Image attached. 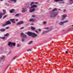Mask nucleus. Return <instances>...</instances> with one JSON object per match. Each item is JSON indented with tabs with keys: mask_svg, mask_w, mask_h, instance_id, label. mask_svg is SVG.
<instances>
[{
	"mask_svg": "<svg viewBox=\"0 0 73 73\" xmlns=\"http://www.w3.org/2000/svg\"><path fill=\"white\" fill-rule=\"evenodd\" d=\"M50 16L51 17H54L58 15V12L57 9L56 8L54 9L52 11H50Z\"/></svg>",
	"mask_w": 73,
	"mask_h": 73,
	"instance_id": "f257e3e1",
	"label": "nucleus"
},
{
	"mask_svg": "<svg viewBox=\"0 0 73 73\" xmlns=\"http://www.w3.org/2000/svg\"><path fill=\"white\" fill-rule=\"evenodd\" d=\"M38 6L36 5H32L31 7V8L32 9H31L29 10V11L30 12H34L35 11V8H36Z\"/></svg>",
	"mask_w": 73,
	"mask_h": 73,
	"instance_id": "f03ea898",
	"label": "nucleus"
},
{
	"mask_svg": "<svg viewBox=\"0 0 73 73\" xmlns=\"http://www.w3.org/2000/svg\"><path fill=\"white\" fill-rule=\"evenodd\" d=\"M11 24V23L10 21H7L5 23V24H3V25L2 26L3 27H5L6 25H8V24Z\"/></svg>",
	"mask_w": 73,
	"mask_h": 73,
	"instance_id": "7ed1b4c3",
	"label": "nucleus"
},
{
	"mask_svg": "<svg viewBox=\"0 0 73 73\" xmlns=\"http://www.w3.org/2000/svg\"><path fill=\"white\" fill-rule=\"evenodd\" d=\"M68 22H69V21H66L63 22H60L59 23V24L60 25H63V24H64L65 23H68Z\"/></svg>",
	"mask_w": 73,
	"mask_h": 73,
	"instance_id": "20e7f679",
	"label": "nucleus"
},
{
	"mask_svg": "<svg viewBox=\"0 0 73 73\" xmlns=\"http://www.w3.org/2000/svg\"><path fill=\"white\" fill-rule=\"evenodd\" d=\"M24 22L23 21H21L17 23L16 24L17 25H21L23 24Z\"/></svg>",
	"mask_w": 73,
	"mask_h": 73,
	"instance_id": "39448f33",
	"label": "nucleus"
},
{
	"mask_svg": "<svg viewBox=\"0 0 73 73\" xmlns=\"http://www.w3.org/2000/svg\"><path fill=\"white\" fill-rule=\"evenodd\" d=\"M21 37H25L26 38H27V36L26 35H25L23 33H21Z\"/></svg>",
	"mask_w": 73,
	"mask_h": 73,
	"instance_id": "423d86ee",
	"label": "nucleus"
},
{
	"mask_svg": "<svg viewBox=\"0 0 73 73\" xmlns=\"http://www.w3.org/2000/svg\"><path fill=\"white\" fill-rule=\"evenodd\" d=\"M38 2H31L30 3V5L31 6V5H33V4H38Z\"/></svg>",
	"mask_w": 73,
	"mask_h": 73,
	"instance_id": "0eeeda50",
	"label": "nucleus"
},
{
	"mask_svg": "<svg viewBox=\"0 0 73 73\" xmlns=\"http://www.w3.org/2000/svg\"><path fill=\"white\" fill-rule=\"evenodd\" d=\"M66 17H67L66 15L64 14L62 16V20H64V19H65V18H66Z\"/></svg>",
	"mask_w": 73,
	"mask_h": 73,
	"instance_id": "6e6552de",
	"label": "nucleus"
},
{
	"mask_svg": "<svg viewBox=\"0 0 73 73\" xmlns=\"http://www.w3.org/2000/svg\"><path fill=\"white\" fill-rule=\"evenodd\" d=\"M27 34L29 36H31L32 35V33L31 32H29L27 33Z\"/></svg>",
	"mask_w": 73,
	"mask_h": 73,
	"instance_id": "1a4fd4ad",
	"label": "nucleus"
},
{
	"mask_svg": "<svg viewBox=\"0 0 73 73\" xmlns=\"http://www.w3.org/2000/svg\"><path fill=\"white\" fill-rule=\"evenodd\" d=\"M32 36V37H35L37 36V35H36V34H35V33H32V35H31Z\"/></svg>",
	"mask_w": 73,
	"mask_h": 73,
	"instance_id": "9d476101",
	"label": "nucleus"
},
{
	"mask_svg": "<svg viewBox=\"0 0 73 73\" xmlns=\"http://www.w3.org/2000/svg\"><path fill=\"white\" fill-rule=\"evenodd\" d=\"M26 9V8L25 7H24L22 8V12L23 13H24V12H25L26 11L25 10V9Z\"/></svg>",
	"mask_w": 73,
	"mask_h": 73,
	"instance_id": "9b49d317",
	"label": "nucleus"
},
{
	"mask_svg": "<svg viewBox=\"0 0 73 73\" xmlns=\"http://www.w3.org/2000/svg\"><path fill=\"white\" fill-rule=\"evenodd\" d=\"M8 44L9 46H12V43L11 42H9Z\"/></svg>",
	"mask_w": 73,
	"mask_h": 73,
	"instance_id": "f8f14e48",
	"label": "nucleus"
},
{
	"mask_svg": "<svg viewBox=\"0 0 73 73\" xmlns=\"http://www.w3.org/2000/svg\"><path fill=\"white\" fill-rule=\"evenodd\" d=\"M15 19H11L10 20V21H11L12 23H15Z\"/></svg>",
	"mask_w": 73,
	"mask_h": 73,
	"instance_id": "ddd939ff",
	"label": "nucleus"
},
{
	"mask_svg": "<svg viewBox=\"0 0 73 73\" xmlns=\"http://www.w3.org/2000/svg\"><path fill=\"white\" fill-rule=\"evenodd\" d=\"M35 21V20L33 19H31L29 20L30 22H33V21Z\"/></svg>",
	"mask_w": 73,
	"mask_h": 73,
	"instance_id": "4468645a",
	"label": "nucleus"
},
{
	"mask_svg": "<svg viewBox=\"0 0 73 73\" xmlns=\"http://www.w3.org/2000/svg\"><path fill=\"white\" fill-rule=\"evenodd\" d=\"M73 30L72 28H70L68 29V30H67V32H69V31H72Z\"/></svg>",
	"mask_w": 73,
	"mask_h": 73,
	"instance_id": "2eb2a0df",
	"label": "nucleus"
},
{
	"mask_svg": "<svg viewBox=\"0 0 73 73\" xmlns=\"http://www.w3.org/2000/svg\"><path fill=\"white\" fill-rule=\"evenodd\" d=\"M5 13H0V15H1V16H3V15H5Z\"/></svg>",
	"mask_w": 73,
	"mask_h": 73,
	"instance_id": "dca6fc26",
	"label": "nucleus"
},
{
	"mask_svg": "<svg viewBox=\"0 0 73 73\" xmlns=\"http://www.w3.org/2000/svg\"><path fill=\"white\" fill-rule=\"evenodd\" d=\"M62 0H54L55 2H57V1H62Z\"/></svg>",
	"mask_w": 73,
	"mask_h": 73,
	"instance_id": "f3484780",
	"label": "nucleus"
},
{
	"mask_svg": "<svg viewBox=\"0 0 73 73\" xmlns=\"http://www.w3.org/2000/svg\"><path fill=\"white\" fill-rule=\"evenodd\" d=\"M13 11H14V10L12 9L10 11V13H13Z\"/></svg>",
	"mask_w": 73,
	"mask_h": 73,
	"instance_id": "a211bd4d",
	"label": "nucleus"
},
{
	"mask_svg": "<svg viewBox=\"0 0 73 73\" xmlns=\"http://www.w3.org/2000/svg\"><path fill=\"white\" fill-rule=\"evenodd\" d=\"M9 33H7L6 34H5L4 35V36L5 37H7V36H9Z\"/></svg>",
	"mask_w": 73,
	"mask_h": 73,
	"instance_id": "6ab92c4d",
	"label": "nucleus"
},
{
	"mask_svg": "<svg viewBox=\"0 0 73 73\" xmlns=\"http://www.w3.org/2000/svg\"><path fill=\"white\" fill-rule=\"evenodd\" d=\"M5 58V56H1L0 58V59H1V60H2V59H3V58Z\"/></svg>",
	"mask_w": 73,
	"mask_h": 73,
	"instance_id": "aec40b11",
	"label": "nucleus"
},
{
	"mask_svg": "<svg viewBox=\"0 0 73 73\" xmlns=\"http://www.w3.org/2000/svg\"><path fill=\"white\" fill-rule=\"evenodd\" d=\"M70 3L71 4H73V0H70Z\"/></svg>",
	"mask_w": 73,
	"mask_h": 73,
	"instance_id": "412c9836",
	"label": "nucleus"
},
{
	"mask_svg": "<svg viewBox=\"0 0 73 73\" xmlns=\"http://www.w3.org/2000/svg\"><path fill=\"white\" fill-rule=\"evenodd\" d=\"M33 42V41H32V40L31 41L29 42V45H30V44H32Z\"/></svg>",
	"mask_w": 73,
	"mask_h": 73,
	"instance_id": "4be33fe9",
	"label": "nucleus"
},
{
	"mask_svg": "<svg viewBox=\"0 0 73 73\" xmlns=\"http://www.w3.org/2000/svg\"><path fill=\"white\" fill-rule=\"evenodd\" d=\"M31 29L33 31H35V29H36L35 28H31Z\"/></svg>",
	"mask_w": 73,
	"mask_h": 73,
	"instance_id": "5701e85b",
	"label": "nucleus"
},
{
	"mask_svg": "<svg viewBox=\"0 0 73 73\" xmlns=\"http://www.w3.org/2000/svg\"><path fill=\"white\" fill-rule=\"evenodd\" d=\"M5 31V29H2L1 30V32H4V31Z\"/></svg>",
	"mask_w": 73,
	"mask_h": 73,
	"instance_id": "b1692460",
	"label": "nucleus"
},
{
	"mask_svg": "<svg viewBox=\"0 0 73 73\" xmlns=\"http://www.w3.org/2000/svg\"><path fill=\"white\" fill-rule=\"evenodd\" d=\"M24 40H25V38H22L21 39L22 41V42H24Z\"/></svg>",
	"mask_w": 73,
	"mask_h": 73,
	"instance_id": "393cba45",
	"label": "nucleus"
},
{
	"mask_svg": "<svg viewBox=\"0 0 73 73\" xmlns=\"http://www.w3.org/2000/svg\"><path fill=\"white\" fill-rule=\"evenodd\" d=\"M10 1H13L14 3H16V0H10Z\"/></svg>",
	"mask_w": 73,
	"mask_h": 73,
	"instance_id": "a878e982",
	"label": "nucleus"
},
{
	"mask_svg": "<svg viewBox=\"0 0 73 73\" xmlns=\"http://www.w3.org/2000/svg\"><path fill=\"white\" fill-rule=\"evenodd\" d=\"M15 45H16V44L15 43H12V46L13 45L14 46H15Z\"/></svg>",
	"mask_w": 73,
	"mask_h": 73,
	"instance_id": "bb28decb",
	"label": "nucleus"
},
{
	"mask_svg": "<svg viewBox=\"0 0 73 73\" xmlns=\"http://www.w3.org/2000/svg\"><path fill=\"white\" fill-rule=\"evenodd\" d=\"M19 14H16L15 15V17H17V16H19Z\"/></svg>",
	"mask_w": 73,
	"mask_h": 73,
	"instance_id": "cd10ccee",
	"label": "nucleus"
},
{
	"mask_svg": "<svg viewBox=\"0 0 73 73\" xmlns=\"http://www.w3.org/2000/svg\"><path fill=\"white\" fill-rule=\"evenodd\" d=\"M43 24H44V25H45V24H46V22H43Z\"/></svg>",
	"mask_w": 73,
	"mask_h": 73,
	"instance_id": "c85d7f7f",
	"label": "nucleus"
},
{
	"mask_svg": "<svg viewBox=\"0 0 73 73\" xmlns=\"http://www.w3.org/2000/svg\"><path fill=\"white\" fill-rule=\"evenodd\" d=\"M3 13H5V12H6V10L5 9H3Z\"/></svg>",
	"mask_w": 73,
	"mask_h": 73,
	"instance_id": "c756f323",
	"label": "nucleus"
},
{
	"mask_svg": "<svg viewBox=\"0 0 73 73\" xmlns=\"http://www.w3.org/2000/svg\"><path fill=\"white\" fill-rule=\"evenodd\" d=\"M17 56H16L14 58H13V60L14 59H15V58H17Z\"/></svg>",
	"mask_w": 73,
	"mask_h": 73,
	"instance_id": "7c9ffc66",
	"label": "nucleus"
},
{
	"mask_svg": "<svg viewBox=\"0 0 73 73\" xmlns=\"http://www.w3.org/2000/svg\"><path fill=\"white\" fill-rule=\"evenodd\" d=\"M0 38H2V39H4V38H5V37H0Z\"/></svg>",
	"mask_w": 73,
	"mask_h": 73,
	"instance_id": "2f4dec72",
	"label": "nucleus"
},
{
	"mask_svg": "<svg viewBox=\"0 0 73 73\" xmlns=\"http://www.w3.org/2000/svg\"><path fill=\"white\" fill-rule=\"evenodd\" d=\"M59 3H60V4H64V2H59Z\"/></svg>",
	"mask_w": 73,
	"mask_h": 73,
	"instance_id": "473e14b6",
	"label": "nucleus"
},
{
	"mask_svg": "<svg viewBox=\"0 0 73 73\" xmlns=\"http://www.w3.org/2000/svg\"><path fill=\"white\" fill-rule=\"evenodd\" d=\"M36 32V33H37V34H38V33H38V31H35Z\"/></svg>",
	"mask_w": 73,
	"mask_h": 73,
	"instance_id": "72a5a7b5",
	"label": "nucleus"
},
{
	"mask_svg": "<svg viewBox=\"0 0 73 73\" xmlns=\"http://www.w3.org/2000/svg\"><path fill=\"white\" fill-rule=\"evenodd\" d=\"M7 17V15H5L4 17H3V19H5V18H6Z\"/></svg>",
	"mask_w": 73,
	"mask_h": 73,
	"instance_id": "f704fd0d",
	"label": "nucleus"
},
{
	"mask_svg": "<svg viewBox=\"0 0 73 73\" xmlns=\"http://www.w3.org/2000/svg\"><path fill=\"white\" fill-rule=\"evenodd\" d=\"M29 51H31V49H29L27 50V52H29Z\"/></svg>",
	"mask_w": 73,
	"mask_h": 73,
	"instance_id": "c9c22d12",
	"label": "nucleus"
},
{
	"mask_svg": "<svg viewBox=\"0 0 73 73\" xmlns=\"http://www.w3.org/2000/svg\"><path fill=\"white\" fill-rule=\"evenodd\" d=\"M38 30L39 32H41V30L40 29H39Z\"/></svg>",
	"mask_w": 73,
	"mask_h": 73,
	"instance_id": "e433bc0d",
	"label": "nucleus"
},
{
	"mask_svg": "<svg viewBox=\"0 0 73 73\" xmlns=\"http://www.w3.org/2000/svg\"><path fill=\"white\" fill-rule=\"evenodd\" d=\"M32 17H35V15H33L32 16Z\"/></svg>",
	"mask_w": 73,
	"mask_h": 73,
	"instance_id": "4c0bfd02",
	"label": "nucleus"
},
{
	"mask_svg": "<svg viewBox=\"0 0 73 73\" xmlns=\"http://www.w3.org/2000/svg\"><path fill=\"white\" fill-rule=\"evenodd\" d=\"M15 20H16V21H18L19 19H15Z\"/></svg>",
	"mask_w": 73,
	"mask_h": 73,
	"instance_id": "58836bf2",
	"label": "nucleus"
},
{
	"mask_svg": "<svg viewBox=\"0 0 73 73\" xmlns=\"http://www.w3.org/2000/svg\"><path fill=\"white\" fill-rule=\"evenodd\" d=\"M17 47H19L20 46V44H17Z\"/></svg>",
	"mask_w": 73,
	"mask_h": 73,
	"instance_id": "ea45409f",
	"label": "nucleus"
},
{
	"mask_svg": "<svg viewBox=\"0 0 73 73\" xmlns=\"http://www.w3.org/2000/svg\"><path fill=\"white\" fill-rule=\"evenodd\" d=\"M66 53V54H68V51H66L65 52Z\"/></svg>",
	"mask_w": 73,
	"mask_h": 73,
	"instance_id": "a19ab883",
	"label": "nucleus"
},
{
	"mask_svg": "<svg viewBox=\"0 0 73 73\" xmlns=\"http://www.w3.org/2000/svg\"><path fill=\"white\" fill-rule=\"evenodd\" d=\"M65 11H66V10H65V9H64L63 11L64 12H65Z\"/></svg>",
	"mask_w": 73,
	"mask_h": 73,
	"instance_id": "79ce46f5",
	"label": "nucleus"
},
{
	"mask_svg": "<svg viewBox=\"0 0 73 73\" xmlns=\"http://www.w3.org/2000/svg\"><path fill=\"white\" fill-rule=\"evenodd\" d=\"M46 29H48V28H46Z\"/></svg>",
	"mask_w": 73,
	"mask_h": 73,
	"instance_id": "37998d69",
	"label": "nucleus"
},
{
	"mask_svg": "<svg viewBox=\"0 0 73 73\" xmlns=\"http://www.w3.org/2000/svg\"><path fill=\"white\" fill-rule=\"evenodd\" d=\"M9 28H6V29H8Z\"/></svg>",
	"mask_w": 73,
	"mask_h": 73,
	"instance_id": "c03bdc74",
	"label": "nucleus"
},
{
	"mask_svg": "<svg viewBox=\"0 0 73 73\" xmlns=\"http://www.w3.org/2000/svg\"><path fill=\"white\" fill-rule=\"evenodd\" d=\"M23 29V28H22L20 29Z\"/></svg>",
	"mask_w": 73,
	"mask_h": 73,
	"instance_id": "a18cd8bd",
	"label": "nucleus"
},
{
	"mask_svg": "<svg viewBox=\"0 0 73 73\" xmlns=\"http://www.w3.org/2000/svg\"><path fill=\"white\" fill-rule=\"evenodd\" d=\"M5 5H7V3H5Z\"/></svg>",
	"mask_w": 73,
	"mask_h": 73,
	"instance_id": "49530a36",
	"label": "nucleus"
},
{
	"mask_svg": "<svg viewBox=\"0 0 73 73\" xmlns=\"http://www.w3.org/2000/svg\"><path fill=\"white\" fill-rule=\"evenodd\" d=\"M31 25H33V23L31 24Z\"/></svg>",
	"mask_w": 73,
	"mask_h": 73,
	"instance_id": "de8ad7c7",
	"label": "nucleus"
},
{
	"mask_svg": "<svg viewBox=\"0 0 73 73\" xmlns=\"http://www.w3.org/2000/svg\"><path fill=\"white\" fill-rule=\"evenodd\" d=\"M3 0H0V1H3Z\"/></svg>",
	"mask_w": 73,
	"mask_h": 73,
	"instance_id": "09e8293b",
	"label": "nucleus"
},
{
	"mask_svg": "<svg viewBox=\"0 0 73 73\" xmlns=\"http://www.w3.org/2000/svg\"><path fill=\"white\" fill-rule=\"evenodd\" d=\"M72 27H73V25H72Z\"/></svg>",
	"mask_w": 73,
	"mask_h": 73,
	"instance_id": "8fccbe9b",
	"label": "nucleus"
},
{
	"mask_svg": "<svg viewBox=\"0 0 73 73\" xmlns=\"http://www.w3.org/2000/svg\"><path fill=\"white\" fill-rule=\"evenodd\" d=\"M31 28H33V27H31Z\"/></svg>",
	"mask_w": 73,
	"mask_h": 73,
	"instance_id": "3c124183",
	"label": "nucleus"
},
{
	"mask_svg": "<svg viewBox=\"0 0 73 73\" xmlns=\"http://www.w3.org/2000/svg\"><path fill=\"white\" fill-rule=\"evenodd\" d=\"M9 53H11V52H9Z\"/></svg>",
	"mask_w": 73,
	"mask_h": 73,
	"instance_id": "603ef678",
	"label": "nucleus"
},
{
	"mask_svg": "<svg viewBox=\"0 0 73 73\" xmlns=\"http://www.w3.org/2000/svg\"><path fill=\"white\" fill-rule=\"evenodd\" d=\"M6 28H9V27H7Z\"/></svg>",
	"mask_w": 73,
	"mask_h": 73,
	"instance_id": "864d4df0",
	"label": "nucleus"
},
{
	"mask_svg": "<svg viewBox=\"0 0 73 73\" xmlns=\"http://www.w3.org/2000/svg\"><path fill=\"white\" fill-rule=\"evenodd\" d=\"M7 68H8V67H7Z\"/></svg>",
	"mask_w": 73,
	"mask_h": 73,
	"instance_id": "5fc2aeb1",
	"label": "nucleus"
},
{
	"mask_svg": "<svg viewBox=\"0 0 73 73\" xmlns=\"http://www.w3.org/2000/svg\"><path fill=\"white\" fill-rule=\"evenodd\" d=\"M22 28H23V27H22Z\"/></svg>",
	"mask_w": 73,
	"mask_h": 73,
	"instance_id": "6e6d98bb",
	"label": "nucleus"
}]
</instances>
